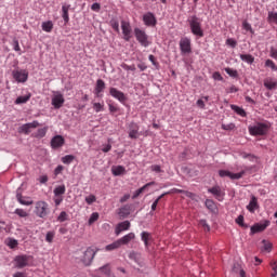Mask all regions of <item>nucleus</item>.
I'll list each match as a JSON object with an SVG mask.
<instances>
[{"label":"nucleus","mask_w":277,"mask_h":277,"mask_svg":"<svg viewBox=\"0 0 277 277\" xmlns=\"http://www.w3.org/2000/svg\"><path fill=\"white\" fill-rule=\"evenodd\" d=\"M141 239L144 242L145 248L148 249L150 246L149 241H153V235H150L148 232H142Z\"/></svg>","instance_id":"obj_23"},{"label":"nucleus","mask_w":277,"mask_h":277,"mask_svg":"<svg viewBox=\"0 0 277 277\" xmlns=\"http://www.w3.org/2000/svg\"><path fill=\"white\" fill-rule=\"evenodd\" d=\"M242 29H245L246 31H250V34H254V30L252 29V25H250V23L246 21L242 23Z\"/></svg>","instance_id":"obj_48"},{"label":"nucleus","mask_w":277,"mask_h":277,"mask_svg":"<svg viewBox=\"0 0 277 277\" xmlns=\"http://www.w3.org/2000/svg\"><path fill=\"white\" fill-rule=\"evenodd\" d=\"M212 78H213L215 81H224V77H222V74H220V71H215V72L212 75Z\"/></svg>","instance_id":"obj_55"},{"label":"nucleus","mask_w":277,"mask_h":277,"mask_svg":"<svg viewBox=\"0 0 277 277\" xmlns=\"http://www.w3.org/2000/svg\"><path fill=\"white\" fill-rule=\"evenodd\" d=\"M206 207L207 209H209V211H215V209H217V207L215 206V201L211 200V199H207L206 200Z\"/></svg>","instance_id":"obj_41"},{"label":"nucleus","mask_w":277,"mask_h":277,"mask_svg":"<svg viewBox=\"0 0 277 277\" xmlns=\"http://www.w3.org/2000/svg\"><path fill=\"white\" fill-rule=\"evenodd\" d=\"M21 133H25V135H29V133H31V130L29 129V126H27V123L23 124L19 128Z\"/></svg>","instance_id":"obj_49"},{"label":"nucleus","mask_w":277,"mask_h":277,"mask_svg":"<svg viewBox=\"0 0 277 277\" xmlns=\"http://www.w3.org/2000/svg\"><path fill=\"white\" fill-rule=\"evenodd\" d=\"M267 226H269V221H264V223H256L255 225L251 226V235L263 233Z\"/></svg>","instance_id":"obj_15"},{"label":"nucleus","mask_w":277,"mask_h":277,"mask_svg":"<svg viewBox=\"0 0 277 277\" xmlns=\"http://www.w3.org/2000/svg\"><path fill=\"white\" fill-rule=\"evenodd\" d=\"M93 109L96 114L105 109V103H93Z\"/></svg>","instance_id":"obj_42"},{"label":"nucleus","mask_w":277,"mask_h":277,"mask_svg":"<svg viewBox=\"0 0 277 277\" xmlns=\"http://www.w3.org/2000/svg\"><path fill=\"white\" fill-rule=\"evenodd\" d=\"M14 261H15V267L17 269H23V267L29 266L31 261H34V256H31V255H17Z\"/></svg>","instance_id":"obj_4"},{"label":"nucleus","mask_w":277,"mask_h":277,"mask_svg":"<svg viewBox=\"0 0 277 277\" xmlns=\"http://www.w3.org/2000/svg\"><path fill=\"white\" fill-rule=\"evenodd\" d=\"M225 72H227V75L229 77H233L234 79H237V77H239V72L237 71V69H233L230 67H226Z\"/></svg>","instance_id":"obj_38"},{"label":"nucleus","mask_w":277,"mask_h":277,"mask_svg":"<svg viewBox=\"0 0 277 277\" xmlns=\"http://www.w3.org/2000/svg\"><path fill=\"white\" fill-rule=\"evenodd\" d=\"M264 85L267 90H276L277 89V81L272 79H267L264 81Z\"/></svg>","instance_id":"obj_32"},{"label":"nucleus","mask_w":277,"mask_h":277,"mask_svg":"<svg viewBox=\"0 0 277 277\" xmlns=\"http://www.w3.org/2000/svg\"><path fill=\"white\" fill-rule=\"evenodd\" d=\"M272 248H274V245L269 240H262L263 252H272Z\"/></svg>","instance_id":"obj_30"},{"label":"nucleus","mask_w":277,"mask_h":277,"mask_svg":"<svg viewBox=\"0 0 277 277\" xmlns=\"http://www.w3.org/2000/svg\"><path fill=\"white\" fill-rule=\"evenodd\" d=\"M70 10L69 5H63L62 6V12H63V21H65V23H68V21H70V17L68 16V11Z\"/></svg>","instance_id":"obj_35"},{"label":"nucleus","mask_w":277,"mask_h":277,"mask_svg":"<svg viewBox=\"0 0 277 277\" xmlns=\"http://www.w3.org/2000/svg\"><path fill=\"white\" fill-rule=\"evenodd\" d=\"M53 239H55V232H48L45 235V241L48 243H53Z\"/></svg>","instance_id":"obj_46"},{"label":"nucleus","mask_w":277,"mask_h":277,"mask_svg":"<svg viewBox=\"0 0 277 277\" xmlns=\"http://www.w3.org/2000/svg\"><path fill=\"white\" fill-rule=\"evenodd\" d=\"M226 44L235 49V47H237V41H235V39H227Z\"/></svg>","instance_id":"obj_63"},{"label":"nucleus","mask_w":277,"mask_h":277,"mask_svg":"<svg viewBox=\"0 0 277 277\" xmlns=\"http://www.w3.org/2000/svg\"><path fill=\"white\" fill-rule=\"evenodd\" d=\"M13 79L17 81V83H25L27 79H29V74L26 70H13L12 71Z\"/></svg>","instance_id":"obj_8"},{"label":"nucleus","mask_w":277,"mask_h":277,"mask_svg":"<svg viewBox=\"0 0 277 277\" xmlns=\"http://www.w3.org/2000/svg\"><path fill=\"white\" fill-rule=\"evenodd\" d=\"M188 25L193 36H197V38H205V30H202V22L198 18V16H190L188 18Z\"/></svg>","instance_id":"obj_1"},{"label":"nucleus","mask_w":277,"mask_h":277,"mask_svg":"<svg viewBox=\"0 0 277 277\" xmlns=\"http://www.w3.org/2000/svg\"><path fill=\"white\" fill-rule=\"evenodd\" d=\"M271 57H273V60H277V48H271Z\"/></svg>","instance_id":"obj_61"},{"label":"nucleus","mask_w":277,"mask_h":277,"mask_svg":"<svg viewBox=\"0 0 277 277\" xmlns=\"http://www.w3.org/2000/svg\"><path fill=\"white\" fill-rule=\"evenodd\" d=\"M196 105H197V107H199V109H205V107H206L205 100H202V98L198 100Z\"/></svg>","instance_id":"obj_62"},{"label":"nucleus","mask_w":277,"mask_h":277,"mask_svg":"<svg viewBox=\"0 0 277 277\" xmlns=\"http://www.w3.org/2000/svg\"><path fill=\"white\" fill-rule=\"evenodd\" d=\"M94 256H96V250L92 247H89L84 251L83 258H82L84 265H90V263H92V261H94Z\"/></svg>","instance_id":"obj_10"},{"label":"nucleus","mask_w":277,"mask_h":277,"mask_svg":"<svg viewBox=\"0 0 277 277\" xmlns=\"http://www.w3.org/2000/svg\"><path fill=\"white\" fill-rule=\"evenodd\" d=\"M28 126V128L31 129H38V127H40V122L38 121H32L30 123H26Z\"/></svg>","instance_id":"obj_60"},{"label":"nucleus","mask_w":277,"mask_h":277,"mask_svg":"<svg viewBox=\"0 0 277 277\" xmlns=\"http://www.w3.org/2000/svg\"><path fill=\"white\" fill-rule=\"evenodd\" d=\"M209 194H212V196H215L216 200L222 202L224 200V193L222 192V187L220 186H213L212 188L208 189Z\"/></svg>","instance_id":"obj_13"},{"label":"nucleus","mask_w":277,"mask_h":277,"mask_svg":"<svg viewBox=\"0 0 277 277\" xmlns=\"http://www.w3.org/2000/svg\"><path fill=\"white\" fill-rule=\"evenodd\" d=\"M120 241L119 240H116L114 241L113 243L108 245L105 247V250L107 252H111V250H118V248H120Z\"/></svg>","instance_id":"obj_34"},{"label":"nucleus","mask_w":277,"mask_h":277,"mask_svg":"<svg viewBox=\"0 0 277 277\" xmlns=\"http://www.w3.org/2000/svg\"><path fill=\"white\" fill-rule=\"evenodd\" d=\"M95 200H96V196H94V195H90V196L85 197L87 205H93V202Z\"/></svg>","instance_id":"obj_57"},{"label":"nucleus","mask_w":277,"mask_h":277,"mask_svg":"<svg viewBox=\"0 0 277 277\" xmlns=\"http://www.w3.org/2000/svg\"><path fill=\"white\" fill-rule=\"evenodd\" d=\"M74 161H75V156L72 155H66L62 158V162L65 163V166H70V163Z\"/></svg>","instance_id":"obj_40"},{"label":"nucleus","mask_w":277,"mask_h":277,"mask_svg":"<svg viewBox=\"0 0 277 277\" xmlns=\"http://www.w3.org/2000/svg\"><path fill=\"white\" fill-rule=\"evenodd\" d=\"M134 36L142 47H150V41H148V35H146V31L135 28Z\"/></svg>","instance_id":"obj_5"},{"label":"nucleus","mask_w":277,"mask_h":277,"mask_svg":"<svg viewBox=\"0 0 277 277\" xmlns=\"http://www.w3.org/2000/svg\"><path fill=\"white\" fill-rule=\"evenodd\" d=\"M62 172H64V166L58 164L55 170H54V175L55 176H60V174H62Z\"/></svg>","instance_id":"obj_54"},{"label":"nucleus","mask_w":277,"mask_h":277,"mask_svg":"<svg viewBox=\"0 0 277 277\" xmlns=\"http://www.w3.org/2000/svg\"><path fill=\"white\" fill-rule=\"evenodd\" d=\"M245 174H246V171H241L239 173H233V172L226 171V170H220L219 171V175L221 177L228 176L233 181H238V179H242Z\"/></svg>","instance_id":"obj_11"},{"label":"nucleus","mask_w":277,"mask_h":277,"mask_svg":"<svg viewBox=\"0 0 277 277\" xmlns=\"http://www.w3.org/2000/svg\"><path fill=\"white\" fill-rule=\"evenodd\" d=\"M15 214L18 215L19 217H27V215H29L27 213V211L23 210V209H16L15 210Z\"/></svg>","instance_id":"obj_51"},{"label":"nucleus","mask_w":277,"mask_h":277,"mask_svg":"<svg viewBox=\"0 0 277 277\" xmlns=\"http://www.w3.org/2000/svg\"><path fill=\"white\" fill-rule=\"evenodd\" d=\"M199 225L202 226L203 230H206L207 233H209V230H211V227L209 226V224H207L206 220H201L199 222Z\"/></svg>","instance_id":"obj_52"},{"label":"nucleus","mask_w":277,"mask_h":277,"mask_svg":"<svg viewBox=\"0 0 277 277\" xmlns=\"http://www.w3.org/2000/svg\"><path fill=\"white\" fill-rule=\"evenodd\" d=\"M129 228H131V222L123 221V222L117 224V226L115 228V234L118 237L121 233H124V230H129Z\"/></svg>","instance_id":"obj_16"},{"label":"nucleus","mask_w":277,"mask_h":277,"mask_svg":"<svg viewBox=\"0 0 277 277\" xmlns=\"http://www.w3.org/2000/svg\"><path fill=\"white\" fill-rule=\"evenodd\" d=\"M135 239V234L134 233H129L128 235L121 237L118 239L120 246H127L128 243H131Z\"/></svg>","instance_id":"obj_20"},{"label":"nucleus","mask_w":277,"mask_h":277,"mask_svg":"<svg viewBox=\"0 0 277 277\" xmlns=\"http://www.w3.org/2000/svg\"><path fill=\"white\" fill-rule=\"evenodd\" d=\"M41 29L47 34H51L53 31V22L47 21L41 24Z\"/></svg>","instance_id":"obj_28"},{"label":"nucleus","mask_w":277,"mask_h":277,"mask_svg":"<svg viewBox=\"0 0 277 277\" xmlns=\"http://www.w3.org/2000/svg\"><path fill=\"white\" fill-rule=\"evenodd\" d=\"M240 60L247 64H254V56L251 54H240Z\"/></svg>","instance_id":"obj_33"},{"label":"nucleus","mask_w":277,"mask_h":277,"mask_svg":"<svg viewBox=\"0 0 277 277\" xmlns=\"http://www.w3.org/2000/svg\"><path fill=\"white\" fill-rule=\"evenodd\" d=\"M66 220H68V213L62 211L57 217V222H66Z\"/></svg>","instance_id":"obj_47"},{"label":"nucleus","mask_w":277,"mask_h":277,"mask_svg":"<svg viewBox=\"0 0 277 277\" xmlns=\"http://www.w3.org/2000/svg\"><path fill=\"white\" fill-rule=\"evenodd\" d=\"M121 29L123 34V40H126V42H129L131 38H133V29L131 28V24L129 22L122 21Z\"/></svg>","instance_id":"obj_7"},{"label":"nucleus","mask_w":277,"mask_h":277,"mask_svg":"<svg viewBox=\"0 0 277 277\" xmlns=\"http://www.w3.org/2000/svg\"><path fill=\"white\" fill-rule=\"evenodd\" d=\"M230 108L233 111H235L238 116H241V118H246L247 114L246 110L237 105H232Z\"/></svg>","instance_id":"obj_31"},{"label":"nucleus","mask_w":277,"mask_h":277,"mask_svg":"<svg viewBox=\"0 0 277 277\" xmlns=\"http://www.w3.org/2000/svg\"><path fill=\"white\" fill-rule=\"evenodd\" d=\"M13 277H27V274L23 272H17L13 275Z\"/></svg>","instance_id":"obj_64"},{"label":"nucleus","mask_w":277,"mask_h":277,"mask_svg":"<svg viewBox=\"0 0 277 277\" xmlns=\"http://www.w3.org/2000/svg\"><path fill=\"white\" fill-rule=\"evenodd\" d=\"M111 173L114 174V176H122V174H127V169H124V167L122 166H116L113 167Z\"/></svg>","instance_id":"obj_25"},{"label":"nucleus","mask_w":277,"mask_h":277,"mask_svg":"<svg viewBox=\"0 0 277 277\" xmlns=\"http://www.w3.org/2000/svg\"><path fill=\"white\" fill-rule=\"evenodd\" d=\"M248 211H250V213H254V211H256V209H259V202L256 197H252L249 205L247 206Z\"/></svg>","instance_id":"obj_24"},{"label":"nucleus","mask_w":277,"mask_h":277,"mask_svg":"<svg viewBox=\"0 0 277 277\" xmlns=\"http://www.w3.org/2000/svg\"><path fill=\"white\" fill-rule=\"evenodd\" d=\"M180 50L183 55L192 53V39L184 37L180 40Z\"/></svg>","instance_id":"obj_6"},{"label":"nucleus","mask_w":277,"mask_h":277,"mask_svg":"<svg viewBox=\"0 0 277 277\" xmlns=\"http://www.w3.org/2000/svg\"><path fill=\"white\" fill-rule=\"evenodd\" d=\"M98 212H93L89 219V226H92V224H94V222L98 221Z\"/></svg>","instance_id":"obj_45"},{"label":"nucleus","mask_w":277,"mask_h":277,"mask_svg":"<svg viewBox=\"0 0 277 277\" xmlns=\"http://www.w3.org/2000/svg\"><path fill=\"white\" fill-rule=\"evenodd\" d=\"M66 194V185H60L54 188V196L60 198V196H64Z\"/></svg>","instance_id":"obj_29"},{"label":"nucleus","mask_w":277,"mask_h":277,"mask_svg":"<svg viewBox=\"0 0 277 277\" xmlns=\"http://www.w3.org/2000/svg\"><path fill=\"white\" fill-rule=\"evenodd\" d=\"M16 198L19 205H24L25 207H30V205H34V200H31L30 197H24L23 195L17 194Z\"/></svg>","instance_id":"obj_22"},{"label":"nucleus","mask_w":277,"mask_h":277,"mask_svg":"<svg viewBox=\"0 0 277 277\" xmlns=\"http://www.w3.org/2000/svg\"><path fill=\"white\" fill-rule=\"evenodd\" d=\"M105 90V81L103 79H97L95 84V95L101 98V93Z\"/></svg>","instance_id":"obj_21"},{"label":"nucleus","mask_w":277,"mask_h":277,"mask_svg":"<svg viewBox=\"0 0 277 277\" xmlns=\"http://www.w3.org/2000/svg\"><path fill=\"white\" fill-rule=\"evenodd\" d=\"M143 21L147 27H155V25H157V18L155 17V14H153L151 12L146 13L143 16Z\"/></svg>","instance_id":"obj_14"},{"label":"nucleus","mask_w":277,"mask_h":277,"mask_svg":"<svg viewBox=\"0 0 277 277\" xmlns=\"http://www.w3.org/2000/svg\"><path fill=\"white\" fill-rule=\"evenodd\" d=\"M109 94H110V96H113V98H116L122 105H124L127 103V95H124V93L122 91H120L116 88H110Z\"/></svg>","instance_id":"obj_9"},{"label":"nucleus","mask_w":277,"mask_h":277,"mask_svg":"<svg viewBox=\"0 0 277 277\" xmlns=\"http://www.w3.org/2000/svg\"><path fill=\"white\" fill-rule=\"evenodd\" d=\"M170 195V192L163 193L160 195L151 205V211H157V205H159V200H161L163 197Z\"/></svg>","instance_id":"obj_37"},{"label":"nucleus","mask_w":277,"mask_h":277,"mask_svg":"<svg viewBox=\"0 0 277 277\" xmlns=\"http://www.w3.org/2000/svg\"><path fill=\"white\" fill-rule=\"evenodd\" d=\"M150 170H151V172H156L157 174L163 172V171L161 170V166H159V164H153V166L150 167Z\"/></svg>","instance_id":"obj_53"},{"label":"nucleus","mask_w":277,"mask_h":277,"mask_svg":"<svg viewBox=\"0 0 277 277\" xmlns=\"http://www.w3.org/2000/svg\"><path fill=\"white\" fill-rule=\"evenodd\" d=\"M129 137L130 140H137L140 137V126L135 122L129 124Z\"/></svg>","instance_id":"obj_12"},{"label":"nucleus","mask_w":277,"mask_h":277,"mask_svg":"<svg viewBox=\"0 0 277 277\" xmlns=\"http://www.w3.org/2000/svg\"><path fill=\"white\" fill-rule=\"evenodd\" d=\"M65 143H66V140H64V136H62V135H55V136L51 140V147H52V148H62V146H64Z\"/></svg>","instance_id":"obj_17"},{"label":"nucleus","mask_w":277,"mask_h":277,"mask_svg":"<svg viewBox=\"0 0 277 277\" xmlns=\"http://www.w3.org/2000/svg\"><path fill=\"white\" fill-rule=\"evenodd\" d=\"M236 224H238V226H241V228H248V225H245L243 223V215H239L236 219Z\"/></svg>","instance_id":"obj_50"},{"label":"nucleus","mask_w":277,"mask_h":277,"mask_svg":"<svg viewBox=\"0 0 277 277\" xmlns=\"http://www.w3.org/2000/svg\"><path fill=\"white\" fill-rule=\"evenodd\" d=\"M34 213L37 215V217L44 220L47 215H49V203H47V201H37L35 203Z\"/></svg>","instance_id":"obj_2"},{"label":"nucleus","mask_w":277,"mask_h":277,"mask_svg":"<svg viewBox=\"0 0 277 277\" xmlns=\"http://www.w3.org/2000/svg\"><path fill=\"white\" fill-rule=\"evenodd\" d=\"M29 98H31V95L28 94V95H24V96H18L15 101V104L16 105H23L25 103H27V101H29Z\"/></svg>","instance_id":"obj_36"},{"label":"nucleus","mask_w":277,"mask_h":277,"mask_svg":"<svg viewBox=\"0 0 277 277\" xmlns=\"http://www.w3.org/2000/svg\"><path fill=\"white\" fill-rule=\"evenodd\" d=\"M95 274L97 277L109 276L111 274V267H109V264H106L95 271Z\"/></svg>","instance_id":"obj_19"},{"label":"nucleus","mask_w":277,"mask_h":277,"mask_svg":"<svg viewBox=\"0 0 277 277\" xmlns=\"http://www.w3.org/2000/svg\"><path fill=\"white\" fill-rule=\"evenodd\" d=\"M64 95H62V93H57L56 95H54L52 97V105L55 109H60L62 107V105H64Z\"/></svg>","instance_id":"obj_18"},{"label":"nucleus","mask_w":277,"mask_h":277,"mask_svg":"<svg viewBox=\"0 0 277 277\" xmlns=\"http://www.w3.org/2000/svg\"><path fill=\"white\" fill-rule=\"evenodd\" d=\"M119 215L120 217H128V215H131V206L126 205L119 209Z\"/></svg>","instance_id":"obj_27"},{"label":"nucleus","mask_w":277,"mask_h":277,"mask_svg":"<svg viewBox=\"0 0 277 277\" xmlns=\"http://www.w3.org/2000/svg\"><path fill=\"white\" fill-rule=\"evenodd\" d=\"M265 66H266V68H271L274 71L277 70L276 63H274V61H272L269 58L265 61Z\"/></svg>","instance_id":"obj_44"},{"label":"nucleus","mask_w":277,"mask_h":277,"mask_svg":"<svg viewBox=\"0 0 277 277\" xmlns=\"http://www.w3.org/2000/svg\"><path fill=\"white\" fill-rule=\"evenodd\" d=\"M111 27L115 31H120V24L118 23V21H111Z\"/></svg>","instance_id":"obj_59"},{"label":"nucleus","mask_w":277,"mask_h":277,"mask_svg":"<svg viewBox=\"0 0 277 277\" xmlns=\"http://www.w3.org/2000/svg\"><path fill=\"white\" fill-rule=\"evenodd\" d=\"M149 62H151L153 66H155L156 68H159V63L157 62V58H155V55L150 54L148 56Z\"/></svg>","instance_id":"obj_56"},{"label":"nucleus","mask_w":277,"mask_h":277,"mask_svg":"<svg viewBox=\"0 0 277 277\" xmlns=\"http://www.w3.org/2000/svg\"><path fill=\"white\" fill-rule=\"evenodd\" d=\"M47 131H49V127L41 128L37 131L36 137L42 138L44 135H47Z\"/></svg>","instance_id":"obj_43"},{"label":"nucleus","mask_w":277,"mask_h":277,"mask_svg":"<svg viewBox=\"0 0 277 277\" xmlns=\"http://www.w3.org/2000/svg\"><path fill=\"white\" fill-rule=\"evenodd\" d=\"M155 185V182H149L147 184H145L144 186H142L141 188H138L137 190H135L134 195L132 196L133 200H135V198H137L141 194H144L145 189H148V187Z\"/></svg>","instance_id":"obj_26"},{"label":"nucleus","mask_w":277,"mask_h":277,"mask_svg":"<svg viewBox=\"0 0 277 277\" xmlns=\"http://www.w3.org/2000/svg\"><path fill=\"white\" fill-rule=\"evenodd\" d=\"M267 131H269V126L267 123H256L255 126L249 127L250 135H267Z\"/></svg>","instance_id":"obj_3"},{"label":"nucleus","mask_w":277,"mask_h":277,"mask_svg":"<svg viewBox=\"0 0 277 277\" xmlns=\"http://www.w3.org/2000/svg\"><path fill=\"white\" fill-rule=\"evenodd\" d=\"M13 49L17 53H19V55H22V53H21V45L18 44V41L16 39L13 40Z\"/></svg>","instance_id":"obj_58"},{"label":"nucleus","mask_w":277,"mask_h":277,"mask_svg":"<svg viewBox=\"0 0 277 277\" xmlns=\"http://www.w3.org/2000/svg\"><path fill=\"white\" fill-rule=\"evenodd\" d=\"M267 21L268 23H274V25H277V12H274V11L268 12Z\"/></svg>","instance_id":"obj_39"}]
</instances>
